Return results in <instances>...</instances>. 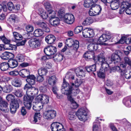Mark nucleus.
I'll return each instance as SVG.
<instances>
[{"label": "nucleus", "instance_id": "nucleus-48", "mask_svg": "<svg viewBox=\"0 0 131 131\" xmlns=\"http://www.w3.org/2000/svg\"><path fill=\"white\" fill-rule=\"evenodd\" d=\"M23 90L21 89L16 90L15 92V95L18 97H21L24 95Z\"/></svg>", "mask_w": 131, "mask_h": 131}, {"label": "nucleus", "instance_id": "nucleus-8", "mask_svg": "<svg viewBox=\"0 0 131 131\" xmlns=\"http://www.w3.org/2000/svg\"><path fill=\"white\" fill-rule=\"evenodd\" d=\"M35 100L36 102L41 103L42 105L47 104L49 101V97L47 95L43 94H40L36 97Z\"/></svg>", "mask_w": 131, "mask_h": 131}, {"label": "nucleus", "instance_id": "nucleus-62", "mask_svg": "<svg viewBox=\"0 0 131 131\" xmlns=\"http://www.w3.org/2000/svg\"><path fill=\"white\" fill-rule=\"evenodd\" d=\"M37 24L39 27L43 28L46 26L47 24L44 22L39 21L37 23Z\"/></svg>", "mask_w": 131, "mask_h": 131}, {"label": "nucleus", "instance_id": "nucleus-54", "mask_svg": "<svg viewBox=\"0 0 131 131\" xmlns=\"http://www.w3.org/2000/svg\"><path fill=\"white\" fill-rule=\"evenodd\" d=\"M8 8L10 11L14 10V6L13 3L12 2H8L7 4Z\"/></svg>", "mask_w": 131, "mask_h": 131}, {"label": "nucleus", "instance_id": "nucleus-10", "mask_svg": "<svg viewBox=\"0 0 131 131\" xmlns=\"http://www.w3.org/2000/svg\"><path fill=\"white\" fill-rule=\"evenodd\" d=\"M34 98V97H26V95L24 96L23 97L24 104L27 109L30 110L31 108V103Z\"/></svg>", "mask_w": 131, "mask_h": 131}, {"label": "nucleus", "instance_id": "nucleus-3", "mask_svg": "<svg viewBox=\"0 0 131 131\" xmlns=\"http://www.w3.org/2000/svg\"><path fill=\"white\" fill-rule=\"evenodd\" d=\"M14 98V95L10 94L8 95L6 97V99L12 102L10 104V111L12 114L16 112V109L19 107V104L21 103L19 99H15Z\"/></svg>", "mask_w": 131, "mask_h": 131}, {"label": "nucleus", "instance_id": "nucleus-33", "mask_svg": "<svg viewBox=\"0 0 131 131\" xmlns=\"http://www.w3.org/2000/svg\"><path fill=\"white\" fill-rule=\"evenodd\" d=\"M75 72L77 76L81 78L85 76V73L82 70L79 68H76L75 70Z\"/></svg>", "mask_w": 131, "mask_h": 131}, {"label": "nucleus", "instance_id": "nucleus-15", "mask_svg": "<svg viewBox=\"0 0 131 131\" xmlns=\"http://www.w3.org/2000/svg\"><path fill=\"white\" fill-rule=\"evenodd\" d=\"M64 21L67 24H72L74 21V17L72 14H67L64 15Z\"/></svg>", "mask_w": 131, "mask_h": 131}, {"label": "nucleus", "instance_id": "nucleus-63", "mask_svg": "<svg viewBox=\"0 0 131 131\" xmlns=\"http://www.w3.org/2000/svg\"><path fill=\"white\" fill-rule=\"evenodd\" d=\"M115 69L117 71H119L121 72V75H123L125 73V70L124 69L123 70L121 69L120 67L119 66H117L115 67Z\"/></svg>", "mask_w": 131, "mask_h": 131}, {"label": "nucleus", "instance_id": "nucleus-18", "mask_svg": "<svg viewBox=\"0 0 131 131\" xmlns=\"http://www.w3.org/2000/svg\"><path fill=\"white\" fill-rule=\"evenodd\" d=\"M26 30L28 33L26 34L25 35L26 36H27L26 38L27 39H29L32 37V35L30 33L32 32L34 30L33 27L30 25H28L26 26L25 27Z\"/></svg>", "mask_w": 131, "mask_h": 131}, {"label": "nucleus", "instance_id": "nucleus-23", "mask_svg": "<svg viewBox=\"0 0 131 131\" xmlns=\"http://www.w3.org/2000/svg\"><path fill=\"white\" fill-rule=\"evenodd\" d=\"M56 81V76L53 75L49 76L47 79V81L48 84L51 86H52L55 84Z\"/></svg>", "mask_w": 131, "mask_h": 131}, {"label": "nucleus", "instance_id": "nucleus-35", "mask_svg": "<svg viewBox=\"0 0 131 131\" xmlns=\"http://www.w3.org/2000/svg\"><path fill=\"white\" fill-rule=\"evenodd\" d=\"M43 107V105H41L39 103H35L33 104L32 108L35 111H39Z\"/></svg>", "mask_w": 131, "mask_h": 131}, {"label": "nucleus", "instance_id": "nucleus-2", "mask_svg": "<svg viewBox=\"0 0 131 131\" xmlns=\"http://www.w3.org/2000/svg\"><path fill=\"white\" fill-rule=\"evenodd\" d=\"M62 88L61 89V92L62 93L66 95L68 97L71 96L72 94L73 95H75L78 94L80 90L78 88L73 87L70 86L69 83L66 82L64 79H63Z\"/></svg>", "mask_w": 131, "mask_h": 131}, {"label": "nucleus", "instance_id": "nucleus-41", "mask_svg": "<svg viewBox=\"0 0 131 131\" xmlns=\"http://www.w3.org/2000/svg\"><path fill=\"white\" fill-rule=\"evenodd\" d=\"M12 85L18 87L21 86V84L20 80L17 79H15L12 82Z\"/></svg>", "mask_w": 131, "mask_h": 131}, {"label": "nucleus", "instance_id": "nucleus-5", "mask_svg": "<svg viewBox=\"0 0 131 131\" xmlns=\"http://www.w3.org/2000/svg\"><path fill=\"white\" fill-rule=\"evenodd\" d=\"M28 84H26L24 88V89L26 90V97H33L34 95L37 94L38 92L37 88L33 87Z\"/></svg>", "mask_w": 131, "mask_h": 131}, {"label": "nucleus", "instance_id": "nucleus-36", "mask_svg": "<svg viewBox=\"0 0 131 131\" xmlns=\"http://www.w3.org/2000/svg\"><path fill=\"white\" fill-rule=\"evenodd\" d=\"M8 65L9 67L11 68H14L16 67L18 65V63L16 60H11L9 62Z\"/></svg>", "mask_w": 131, "mask_h": 131}, {"label": "nucleus", "instance_id": "nucleus-9", "mask_svg": "<svg viewBox=\"0 0 131 131\" xmlns=\"http://www.w3.org/2000/svg\"><path fill=\"white\" fill-rule=\"evenodd\" d=\"M65 44L68 47H72L74 50H77L79 46V42L77 40H74L71 38L67 39Z\"/></svg>", "mask_w": 131, "mask_h": 131}, {"label": "nucleus", "instance_id": "nucleus-47", "mask_svg": "<svg viewBox=\"0 0 131 131\" xmlns=\"http://www.w3.org/2000/svg\"><path fill=\"white\" fill-rule=\"evenodd\" d=\"M48 71L46 69L44 68H41L39 69L38 71V73L39 75H46Z\"/></svg>", "mask_w": 131, "mask_h": 131}, {"label": "nucleus", "instance_id": "nucleus-56", "mask_svg": "<svg viewBox=\"0 0 131 131\" xmlns=\"http://www.w3.org/2000/svg\"><path fill=\"white\" fill-rule=\"evenodd\" d=\"M5 46L7 47L6 48V49L7 50H15L16 48L15 45L9 44V43L7 44Z\"/></svg>", "mask_w": 131, "mask_h": 131}, {"label": "nucleus", "instance_id": "nucleus-30", "mask_svg": "<svg viewBox=\"0 0 131 131\" xmlns=\"http://www.w3.org/2000/svg\"><path fill=\"white\" fill-rule=\"evenodd\" d=\"M131 61L128 58L126 57L124 58V61L122 62L120 64V66L121 68H123L125 69L127 64L129 65V63L131 62Z\"/></svg>", "mask_w": 131, "mask_h": 131}, {"label": "nucleus", "instance_id": "nucleus-53", "mask_svg": "<svg viewBox=\"0 0 131 131\" xmlns=\"http://www.w3.org/2000/svg\"><path fill=\"white\" fill-rule=\"evenodd\" d=\"M1 105L0 104V110L5 112H8L9 111V109L7 107L8 105V103L7 105L5 107H4V106L5 105V104H4V106Z\"/></svg>", "mask_w": 131, "mask_h": 131}, {"label": "nucleus", "instance_id": "nucleus-34", "mask_svg": "<svg viewBox=\"0 0 131 131\" xmlns=\"http://www.w3.org/2000/svg\"><path fill=\"white\" fill-rule=\"evenodd\" d=\"M93 22L92 18L90 17L86 18L82 23V24L84 26L89 25L92 24Z\"/></svg>", "mask_w": 131, "mask_h": 131}, {"label": "nucleus", "instance_id": "nucleus-16", "mask_svg": "<svg viewBox=\"0 0 131 131\" xmlns=\"http://www.w3.org/2000/svg\"><path fill=\"white\" fill-rule=\"evenodd\" d=\"M111 38L110 36L105 34H103L99 37L98 39V41L101 43H98L97 44L100 45H103L104 44L103 42L108 41Z\"/></svg>", "mask_w": 131, "mask_h": 131}, {"label": "nucleus", "instance_id": "nucleus-17", "mask_svg": "<svg viewBox=\"0 0 131 131\" xmlns=\"http://www.w3.org/2000/svg\"><path fill=\"white\" fill-rule=\"evenodd\" d=\"M120 37L118 35H116L113 38L112 40L113 41H114L116 43L123 44L125 42L126 37L122 36L119 40Z\"/></svg>", "mask_w": 131, "mask_h": 131}, {"label": "nucleus", "instance_id": "nucleus-27", "mask_svg": "<svg viewBox=\"0 0 131 131\" xmlns=\"http://www.w3.org/2000/svg\"><path fill=\"white\" fill-rule=\"evenodd\" d=\"M93 10L94 12H95L96 15H98L100 13L102 10V8L100 5H97L95 4L92 7H91Z\"/></svg>", "mask_w": 131, "mask_h": 131}, {"label": "nucleus", "instance_id": "nucleus-43", "mask_svg": "<svg viewBox=\"0 0 131 131\" xmlns=\"http://www.w3.org/2000/svg\"><path fill=\"white\" fill-rule=\"evenodd\" d=\"M93 131H101V128L98 122H94L93 123Z\"/></svg>", "mask_w": 131, "mask_h": 131}, {"label": "nucleus", "instance_id": "nucleus-38", "mask_svg": "<svg viewBox=\"0 0 131 131\" xmlns=\"http://www.w3.org/2000/svg\"><path fill=\"white\" fill-rule=\"evenodd\" d=\"M9 67V65L6 62H3L0 64V68L3 71L7 70Z\"/></svg>", "mask_w": 131, "mask_h": 131}, {"label": "nucleus", "instance_id": "nucleus-40", "mask_svg": "<svg viewBox=\"0 0 131 131\" xmlns=\"http://www.w3.org/2000/svg\"><path fill=\"white\" fill-rule=\"evenodd\" d=\"M47 13L48 14L49 18L50 19L52 18L56 17V13L54 11L51 9L47 10Z\"/></svg>", "mask_w": 131, "mask_h": 131}, {"label": "nucleus", "instance_id": "nucleus-46", "mask_svg": "<svg viewBox=\"0 0 131 131\" xmlns=\"http://www.w3.org/2000/svg\"><path fill=\"white\" fill-rule=\"evenodd\" d=\"M43 33V32L41 30L38 29L35 31L34 35L35 37H39L42 36Z\"/></svg>", "mask_w": 131, "mask_h": 131}, {"label": "nucleus", "instance_id": "nucleus-42", "mask_svg": "<svg viewBox=\"0 0 131 131\" xmlns=\"http://www.w3.org/2000/svg\"><path fill=\"white\" fill-rule=\"evenodd\" d=\"M111 7L112 10H114L117 9L119 7L118 2L116 1L112 2L111 4Z\"/></svg>", "mask_w": 131, "mask_h": 131}, {"label": "nucleus", "instance_id": "nucleus-21", "mask_svg": "<svg viewBox=\"0 0 131 131\" xmlns=\"http://www.w3.org/2000/svg\"><path fill=\"white\" fill-rule=\"evenodd\" d=\"M37 12L41 17L43 19H46L49 17L48 14L47 12L44 11L43 9L42 8H40L38 10Z\"/></svg>", "mask_w": 131, "mask_h": 131}, {"label": "nucleus", "instance_id": "nucleus-4", "mask_svg": "<svg viewBox=\"0 0 131 131\" xmlns=\"http://www.w3.org/2000/svg\"><path fill=\"white\" fill-rule=\"evenodd\" d=\"M57 51V49L56 47L52 46H48L45 48L44 50V52L48 57L44 56L42 57V58L44 60H45L46 58H52V55L56 53Z\"/></svg>", "mask_w": 131, "mask_h": 131}, {"label": "nucleus", "instance_id": "nucleus-25", "mask_svg": "<svg viewBox=\"0 0 131 131\" xmlns=\"http://www.w3.org/2000/svg\"><path fill=\"white\" fill-rule=\"evenodd\" d=\"M94 52L93 51H88L85 53L84 55V57L86 59H92L94 60Z\"/></svg>", "mask_w": 131, "mask_h": 131}, {"label": "nucleus", "instance_id": "nucleus-7", "mask_svg": "<svg viewBox=\"0 0 131 131\" xmlns=\"http://www.w3.org/2000/svg\"><path fill=\"white\" fill-rule=\"evenodd\" d=\"M76 113V116L81 121H85L87 119L86 112L85 109L81 108L78 110Z\"/></svg>", "mask_w": 131, "mask_h": 131}, {"label": "nucleus", "instance_id": "nucleus-20", "mask_svg": "<svg viewBox=\"0 0 131 131\" xmlns=\"http://www.w3.org/2000/svg\"><path fill=\"white\" fill-rule=\"evenodd\" d=\"M13 56V54L10 52H4L0 55L1 58L4 60H8L11 59Z\"/></svg>", "mask_w": 131, "mask_h": 131}, {"label": "nucleus", "instance_id": "nucleus-61", "mask_svg": "<svg viewBox=\"0 0 131 131\" xmlns=\"http://www.w3.org/2000/svg\"><path fill=\"white\" fill-rule=\"evenodd\" d=\"M9 75L13 76H16L18 74V69H17L14 71L9 72Z\"/></svg>", "mask_w": 131, "mask_h": 131}, {"label": "nucleus", "instance_id": "nucleus-50", "mask_svg": "<svg viewBox=\"0 0 131 131\" xmlns=\"http://www.w3.org/2000/svg\"><path fill=\"white\" fill-rule=\"evenodd\" d=\"M13 34L14 37L16 40H21L23 38L22 36L17 32H13Z\"/></svg>", "mask_w": 131, "mask_h": 131}, {"label": "nucleus", "instance_id": "nucleus-44", "mask_svg": "<svg viewBox=\"0 0 131 131\" xmlns=\"http://www.w3.org/2000/svg\"><path fill=\"white\" fill-rule=\"evenodd\" d=\"M86 69L88 72L95 71L96 70V65L95 64H94L91 66L86 67Z\"/></svg>", "mask_w": 131, "mask_h": 131}, {"label": "nucleus", "instance_id": "nucleus-11", "mask_svg": "<svg viewBox=\"0 0 131 131\" xmlns=\"http://www.w3.org/2000/svg\"><path fill=\"white\" fill-rule=\"evenodd\" d=\"M56 111L53 110H48L44 112L43 114V117L46 119H52L56 116Z\"/></svg>", "mask_w": 131, "mask_h": 131}, {"label": "nucleus", "instance_id": "nucleus-59", "mask_svg": "<svg viewBox=\"0 0 131 131\" xmlns=\"http://www.w3.org/2000/svg\"><path fill=\"white\" fill-rule=\"evenodd\" d=\"M125 12L127 14H131V3L130 4L128 3L127 7H126Z\"/></svg>", "mask_w": 131, "mask_h": 131}, {"label": "nucleus", "instance_id": "nucleus-31", "mask_svg": "<svg viewBox=\"0 0 131 131\" xmlns=\"http://www.w3.org/2000/svg\"><path fill=\"white\" fill-rule=\"evenodd\" d=\"M67 97L71 103V108L73 109H75L78 107V105L74 101L71 96H68Z\"/></svg>", "mask_w": 131, "mask_h": 131}, {"label": "nucleus", "instance_id": "nucleus-28", "mask_svg": "<svg viewBox=\"0 0 131 131\" xmlns=\"http://www.w3.org/2000/svg\"><path fill=\"white\" fill-rule=\"evenodd\" d=\"M128 3L126 2H123L122 3L121 6H120L119 13L120 14L123 13L126 10V7H127Z\"/></svg>", "mask_w": 131, "mask_h": 131}, {"label": "nucleus", "instance_id": "nucleus-22", "mask_svg": "<svg viewBox=\"0 0 131 131\" xmlns=\"http://www.w3.org/2000/svg\"><path fill=\"white\" fill-rule=\"evenodd\" d=\"M45 41L48 44H51L54 42L56 40L55 37L52 35L47 36L45 37Z\"/></svg>", "mask_w": 131, "mask_h": 131}, {"label": "nucleus", "instance_id": "nucleus-6", "mask_svg": "<svg viewBox=\"0 0 131 131\" xmlns=\"http://www.w3.org/2000/svg\"><path fill=\"white\" fill-rule=\"evenodd\" d=\"M66 78H68V79H69L71 83V84L70 86H72L73 87H75L76 88H78V87L82 83V80L79 79H76L75 80L74 79V77L73 75L69 76V75L67 74L65 76Z\"/></svg>", "mask_w": 131, "mask_h": 131}, {"label": "nucleus", "instance_id": "nucleus-57", "mask_svg": "<svg viewBox=\"0 0 131 131\" xmlns=\"http://www.w3.org/2000/svg\"><path fill=\"white\" fill-rule=\"evenodd\" d=\"M5 46L7 47L6 48V49L7 50H15L16 48L15 45L9 44V43L7 44Z\"/></svg>", "mask_w": 131, "mask_h": 131}, {"label": "nucleus", "instance_id": "nucleus-26", "mask_svg": "<svg viewBox=\"0 0 131 131\" xmlns=\"http://www.w3.org/2000/svg\"><path fill=\"white\" fill-rule=\"evenodd\" d=\"M60 19L57 17H55L50 19L49 20L50 24L54 26H56L59 25L60 23Z\"/></svg>", "mask_w": 131, "mask_h": 131}, {"label": "nucleus", "instance_id": "nucleus-14", "mask_svg": "<svg viewBox=\"0 0 131 131\" xmlns=\"http://www.w3.org/2000/svg\"><path fill=\"white\" fill-rule=\"evenodd\" d=\"M82 34L83 37L86 38L92 37L94 35L93 30L90 28H86L83 29Z\"/></svg>", "mask_w": 131, "mask_h": 131}, {"label": "nucleus", "instance_id": "nucleus-52", "mask_svg": "<svg viewBox=\"0 0 131 131\" xmlns=\"http://www.w3.org/2000/svg\"><path fill=\"white\" fill-rule=\"evenodd\" d=\"M17 61L19 62H22L25 60L24 57L23 55L21 54H18L16 57Z\"/></svg>", "mask_w": 131, "mask_h": 131}, {"label": "nucleus", "instance_id": "nucleus-39", "mask_svg": "<svg viewBox=\"0 0 131 131\" xmlns=\"http://www.w3.org/2000/svg\"><path fill=\"white\" fill-rule=\"evenodd\" d=\"M41 116L39 113H36L35 114L34 118V121L36 123H39L40 122Z\"/></svg>", "mask_w": 131, "mask_h": 131}, {"label": "nucleus", "instance_id": "nucleus-49", "mask_svg": "<svg viewBox=\"0 0 131 131\" xmlns=\"http://www.w3.org/2000/svg\"><path fill=\"white\" fill-rule=\"evenodd\" d=\"M76 113L75 112H69L68 115L69 119L71 120H74L76 118Z\"/></svg>", "mask_w": 131, "mask_h": 131}, {"label": "nucleus", "instance_id": "nucleus-60", "mask_svg": "<svg viewBox=\"0 0 131 131\" xmlns=\"http://www.w3.org/2000/svg\"><path fill=\"white\" fill-rule=\"evenodd\" d=\"M0 38L4 43L7 44V45L10 42V41L8 40L4 36H1Z\"/></svg>", "mask_w": 131, "mask_h": 131}, {"label": "nucleus", "instance_id": "nucleus-29", "mask_svg": "<svg viewBox=\"0 0 131 131\" xmlns=\"http://www.w3.org/2000/svg\"><path fill=\"white\" fill-rule=\"evenodd\" d=\"M63 54L61 53H57L53 57H52V58L55 61H60L63 59Z\"/></svg>", "mask_w": 131, "mask_h": 131}, {"label": "nucleus", "instance_id": "nucleus-12", "mask_svg": "<svg viewBox=\"0 0 131 131\" xmlns=\"http://www.w3.org/2000/svg\"><path fill=\"white\" fill-rule=\"evenodd\" d=\"M51 128L52 131H66L63 125L58 122L52 123L51 125Z\"/></svg>", "mask_w": 131, "mask_h": 131}, {"label": "nucleus", "instance_id": "nucleus-64", "mask_svg": "<svg viewBox=\"0 0 131 131\" xmlns=\"http://www.w3.org/2000/svg\"><path fill=\"white\" fill-rule=\"evenodd\" d=\"M109 126L113 131H118L114 124L112 123H110L109 124Z\"/></svg>", "mask_w": 131, "mask_h": 131}, {"label": "nucleus", "instance_id": "nucleus-37", "mask_svg": "<svg viewBox=\"0 0 131 131\" xmlns=\"http://www.w3.org/2000/svg\"><path fill=\"white\" fill-rule=\"evenodd\" d=\"M8 20L9 21L12 23H14L18 21V18L15 15L12 14L9 16Z\"/></svg>", "mask_w": 131, "mask_h": 131}, {"label": "nucleus", "instance_id": "nucleus-51", "mask_svg": "<svg viewBox=\"0 0 131 131\" xmlns=\"http://www.w3.org/2000/svg\"><path fill=\"white\" fill-rule=\"evenodd\" d=\"M97 44L91 43L88 46V49L90 50V51H93L94 50L97 49Z\"/></svg>", "mask_w": 131, "mask_h": 131}, {"label": "nucleus", "instance_id": "nucleus-13", "mask_svg": "<svg viewBox=\"0 0 131 131\" xmlns=\"http://www.w3.org/2000/svg\"><path fill=\"white\" fill-rule=\"evenodd\" d=\"M28 43L30 47L32 48H38L40 45V41L36 38L31 39Z\"/></svg>", "mask_w": 131, "mask_h": 131}, {"label": "nucleus", "instance_id": "nucleus-55", "mask_svg": "<svg viewBox=\"0 0 131 131\" xmlns=\"http://www.w3.org/2000/svg\"><path fill=\"white\" fill-rule=\"evenodd\" d=\"M58 15L60 18L64 17V13L63 10L62 9H59L58 11Z\"/></svg>", "mask_w": 131, "mask_h": 131}, {"label": "nucleus", "instance_id": "nucleus-19", "mask_svg": "<svg viewBox=\"0 0 131 131\" xmlns=\"http://www.w3.org/2000/svg\"><path fill=\"white\" fill-rule=\"evenodd\" d=\"M98 0H85L83 4L84 7L89 8L93 6Z\"/></svg>", "mask_w": 131, "mask_h": 131}, {"label": "nucleus", "instance_id": "nucleus-32", "mask_svg": "<svg viewBox=\"0 0 131 131\" xmlns=\"http://www.w3.org/2000/svg\"><path fill=\"white\" fill-rule=\"evenodd\" d=\"M111 60L114 63L119 62L121 60V59L118 54L116 53L112 54L111 57Z\"/></svg>", "mask_w": 131, "mask_h": 131}, {"label": "nucleus", "instance_id": "nucleus-1", "mask_svg": "<svg viewBox=\"0 0 131 131\" xmlns=\"http://www.w3.org/2000/svg\"><path fill=\"white\" fill-rule=\"evenodd\" d=\"M97 60L101 64V68L97 72V75L99 77L103 78L105 77V73L110 69L109 62L107 59H105L104 56L100 54L98 56Z\"/></svg>", "mask_w": 131, "mask_h": 131}, {"label": "nucleus", "instance_id": "nucleus-45", "mask_svg": "<svg viewBox=\"0 0 131 131\" xmlns=\"http://www.w3.org/2000/svg\"><path fill=\"white\" fill-rule=\"evenodd\" d=\"M13 88L10 85H6L3 88V90L5 93H9L13 90Z\"/></svg>", "mask_w": 131, "mask_h": 131}, {"label": "nucleus", "instance_id": "nucleus-24", "mask_svg": "<svg viewBox=\"0 0 131 131\" xmlns=\"http://www.w3.org/2000/svg\"><path fill=\"white\" fill-rule=\"evenodd\" d=\"M36 78L33 75H29L28 76L26 81L28 84L30 85H34L35 84Z\"/></svg>", "mask_w": 131, "mask_h": 131}, {"label": "nucleus", "instance_id": "nucleus-58", "mask_svg": "<svg viewBox=\"0 0 131 131\" xmlns=\"http://www.w3.org/2000/svg\"><path fill=\"white\" fill-rule=\"evenodd\" d=\"M83 29L82 26H78L76 27L74 30V32L75 34H78L81 32Z\"/></svg>", "mask_w": 131, "mask_h": 131}]
</instances>
